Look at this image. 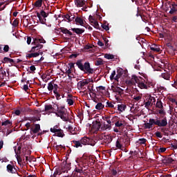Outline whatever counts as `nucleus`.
I'll return each mask as SVG.
<instances>
[{
    "label": "nucleus",
    "instance_id": "22",
    "mask_svg": "<svg viewBox=\"0 0 177 177\" xmlns=\"http://www.w3.org/2000/svg\"><path fill=\"white\" fill-rule=\"evenodd\" d=\"M102 128V124L100 122L95 121L93 123V129L95 131H99Z\"/></svg>",
    "mask_w": 177,
    "mask_h": 177
},
{
    "label": "nucleus",
    "instance_id": "57",
    "mask_svg": "<svg viewBox=\"0 0 177 177\" xmlns=\"http://www.w3.org/2000/svg\"><path fill=\"white\" fill-rule=\"evenodd\" d=\"M75 172H77V174H82V172H84V171L82 170V167H80V169H78L77 167H76L75 169Z\"/></svg>",
    "mask_w": 177,
    "mask_h": 177
},
{
    "label": "nucleus",
    "instance_id": "43",
    "mask_svg": "<svg viewBox=\"0 0 177 177\" xmlns=\"http://www.w3.org/2000/svg\"><path fill=\"white\" fill-rule=\"evenodd\" d=\"M156 107L158 109H164V106H162V102H161L160 100H157Z\"/></svg>",
    "mask_w": 177,
    "mask_h": 177
},
{
    "label": "nucleus",
    "instance_id": "11",
    "mask_svg": "<svg viewBox=\"0 0 177 177\" xmlns=\"http://www.w3.org/2000/svg\"><path fill=\"white\" fill-rule=\"evenodd\" d=\"M41 131V125L39 124H32L30 127V134L32 135V133H38Z\"/></svg>",
    "mask_w": 177,
    "mask_h": 177
},
{
    "label": "nucleus",
    "instance_id": "50",
    "mask_svg": "<svg viewBox=\"0 0 177 177\" xmlns=\"http://www.w3.org/2000/svg\"><path fill=\"white\" fill-rule=\"evenodd\" d=\"M97 92H102V91H106V87L103 86H100L96 87Z\"/></svg>",
    "mask_w": 177,
    "mask_h": 177
},
{
    "label": "nucleus",
    "instance_id": "60",
    "mask_svg": "<svg viewBox=\"0 0 177 177\" xmlns=\"http://www.w3.org/2000/svg\"><path fill=\"white\" fill-rule=\"evenodd\" d=\"M12 25L13 27H17V26H19V21L17 19H15Z\"/></svg>",
    "mask_w": 177,
    "mask_h": 177
},
{
    "label": "nucleus",
    "instance_id": "20",
    "mask_svg": "<svg viewBox=\"0 0 177 177\" xmlns=\"http://www.w3.org/2000/svg\"><path fill=\"white\" fill-rule=\"evenodd\" d=\"M113 92L118 95H120V96H122V95H124V89L118 86H116L113 88Z\"/></svg>",
    "mask_w": 177,
    "mask_h": 177
},
{
    "label": "nucleus",
    "instance_id": "45",
    "mask_svg": "<svg viewBox=\"0 0 177 177\" xmlns=\"http://www.w3.org/2000/svg\"><path fill=\"white\" fill-rule=\"evenodd\" d=\"M146 142H147V140H146L145 138H140L137 141V143H139V145H146Z\"/></svg>",
    "mask_w": 177,
    "mask_h": 177
},
{
    "label": "nucleus",
    "instance_id": "13",
    "mask_svg": "<svg viewBox=\"0 0 177 177\" xmlns=\"http://www.w3.org/2000/svg\"><path fill=\"white\" fill-rule=\"evenodd\" d=\"M171 23H172L171 28L173 30L172 32L173 34H176L177 32V26H176L177 17L176 16L173 17Z\"/></svg>",
    "mask_w": 177,
    "mask_h": 177
},
{
    "label": "nucleus",
    "instance_id": "52",
    "mask_svg": "<svg viewBox=\"0 0 177 177\" xmlns=\"http://www.w3.org/2000/svg\"><path fill=\"white\" fill-rule=\"evenodd\" d=\"M169 102H171L173 104H176V106H177V100L176 99L171 97L169 99Z\"/></svg>",
    "mask_w": 177,
    "mask_h": 177
},
{
    "label": "nucleus",
    "instance_id": "14",
    "mask_svg": "<svg viewBox=\"0 0 177 177\" xmlns=\"http://www.w3.org/2000/svg\"><path fill=\"white\" fill-rule=\"evenodd\" d=\"M56 104H55L53 106L48 104V105H45L44 106V111H48L49 113H53L55 114V110H56Z\"/></svg>",
    "mask_w": 177,
    "mask_h": 177
},
{
    "label": "nucleus",
    "instance_id": "53",
    "mask_svg": "<svg viewBox=\"0 0 177 177\" xmlns=\"http://www.w3.org/2000/svg\"><path fill=\"white\" fill-rule=\"evenodd\" d=\"M26 129H24L25 131H28L29 129H31V127H32V124H31L30 122H27L25 124Z\"/></svg>",
    "mask_w": 177,
    "mask_h": 177
},
{
    "label": "nucleus",
    "instance_id": "3",
    "mask_svg": "<svg viewBox=\"0 0 177 177\" xmlns=\"http://www.w3.org/2000/svg\"><path fill=\"white\" fill-rule=\"evenodd\" d=\"M76 66H77L78 68L81 71H84V74H93L95 73V70L91 68V64L88 62L82 64V59H79L76 62Z\"/></svg>",
    "mask_w": 177,
    "mask_h": 177
},
{
    "label": "nucleus",
    "instance_id": "61",
    "mask_svg": "<svg viewBox=\"0 0 177 177\" xmlns=\"http://www.w3.org/2000/svg\"><path fill=\"white\" fill-rule=\"evenodd\" d=\"M54 94L57 100H60V99H62V97H60V93H59V92L54 93Z\"/></svg>",
    "mask_w": 177,
    "mask_h": 177
},
{
    "label": "nucleus",
    "instance_id": "35",
    "mask_svg": "<svg viewBox=\"0 0 177 177\" xmlns=\"http://www.w3.org/2000/svg\"><path fill=\"white\" fill-rule=\"evenodd\" d=\"M115 126L117 128H123L124 127V123L122 122V120H118L115 123Z\"/></svg>",
    "mask_w": 177,
    "mask_h": 177
},
{
    "label": "nucleus",
    "instance_id": "54",
    "mask_svg": "<svg viewBox=\"0 0 177 177\" xmlns=\"http://www.w3.org/2000/svg\"><path fill=\"white\" fill-rule=\"evenodd\" d=\"M111 81H113V80H115V71H113L111 76H110Z\"/></svg>",
    "mask_w": 177,
    "mask_h": 177
},
{
    "label": "nucleus",
    "instance_id": "4",
    "mask_svg": "<svg viewBox=\"0 0 177 177\" xmlns=\"http://www.w3.org/2000/svg\"><path fill=\"white\" fill-rule=\"evenodd\" d=\"M45 42L46 41L44 39L33 38L32 45H35V46L32 47L31 50L29 52H35V50H39V49H42V48H44V46L41 44H45Z\"/></svg>",
    "mask_w": 177,
    "mask_h": 177
},
{
    "label": "nucleus",
    "instance_id": "21",
    "mask_svg": "<svg viewBox=\"0 0 177 177\" xmlns=\"http://www.w3.org/2000/svg\"><path fill=\"white\" fill-rule=\"evenodd\" d=\"M71 16H73V15H71V14H66L65 15H62V19H64L62 20V21H66L67 23H71Z\"/></svg>",
    "mask_w": 177,
    "mask_h": 177
},
{
    "label": "nucleus",
    "instance_id": "55",
    "mask_svg": "<svg viewBox=\"0 0 177 177\" xmlns=\"http://www.w3.org/2000/svg\"><path fill=\"white\" fill-rule=\"evenodd\" d=\"M16 158L18 161V164H21V162H23V160L21 159V157H20V155H16Z\"/></svg>",
    "mask_w": 177,
    "mask_h": 177
},
{
    "label": "nucleus",
    "instance_id": "62",
    "mask_svg": "<svg viewBox=\"0 0 177 177\" xmlns=\"http://www.w3.org/2000/svg\"><path fill=\"white\" fill-rule=\"evenodd\" d=\"M102 27L104 30H105L106 31H109L110 30V28L109 27V26L106 25V24H102Z\"/></svg>",
    "mask_w": 177,
    "mask_h": 177
},
{
    "label": "nucleus",
    "instance_id": "15",
    "mask_svg": "<svg viewBox=\"0 0 177 177\" xmlns=\"http://www.w3.org/2000/svg\"><path fill=\"white\" fill-rule=\"evenodd\" d=\"M88 84H89V82L88 81V80L80 81L77 83V88L78 89H85L84 86H86Z\"/></svg>",
    "mask_w": 177,
    "mask_h": 177
},
{
    "label": "nucleus",
    "instance_id": "16",
    "mask_svg": "<svg viewBox=\"0 0 177 177\" xmlns=\"http://www.w3.org/2000/svg\"><path fill=\"white\" fill-rule=\"evenodd\" d=\"M74 3L77 8H82V6H85L86 1L85 0H74Z\"/></svg>",
    "mask_w": 177,
    "mask_h": 177
},
{
    "label": "nucleus",
    "instance_id": "32",
    "mask_svg": "<svg viewBox=\"0 0 177 177\" xmlns=\"http://www.w3.org/2000/svg\"><path fill=\"white\" fill-rule=\"evenodd\" d=\"M162 77L168 81L171 78V75L168 72H165L162 73Z\"/></svg>",
    "mask_w": 177,
    "mask_h": 177
},
{
    "label": "nucleus",
    "instance_id": "47",
    "mask_svg": "<svg viewBox=\"0 0 177 177\" xmlns=\"http://www.w3.org/2000/svg\"><path fill=\"white\" fill-rule=\"evenodd\" d=\"M41 10H44L46 13L48 14L50 13V10H49V6H46L44 5V8L42 7Z\"/></svg>",
    "mask_w": 177,
    "mask_h": 177
},
{
    "label": "nucleus",
    "instance_id": "1",
    "mask_svg": "<svg viewBox=\"0 0 177 177\" xmlns=\"http://www.w3.org/2000/svg\"><path fill=\"white\" fill-rule=\"evenodd\" d=\"M55 109L54 111V114L57 117H59L62 121H68V114H67V109L63 105H59L57 104L54 106Z\"/></svg>",
    "mask_w": 177,
    "mask_h": 177
},
{
    "label": "nucleus",
    "instance_id": "7",
    "mask_svg": "<svg viewBox=\"0 0 177 177\" xmlns=\"http://www.w3.org/2000/svg\"><path fill=\"white\" fill-rule=\"evenodd\" d=\"M137 84L138 86H139L140 89H148L147 82L145 80V79H143V77H138Z\"/></svg>",
    "mask_w": 177,
    "mask_h": 177
},
{
    "label": "nucleus",
    "instance_id": "17",
    "mask_svg": "<svg viewBox=\"0 0 177 177\" xmlns=\"http://www.w3.org/2000/svg\"><path fill=\"white\" fill-rule=\"evenodd\" d=\"M42 54H43V53L39 52V50L37 53L32 52V53L27 54L26 57L28 59H31V57H38V56H39V55H42Z\"/></svg>",
    "mask_w": 177,
    "mask_h": 177
},
{
    "label": "nucleus",
    "instance_id": "6",
    "mask_svg": "<svg viewBox=\"0 0 177 177\" xmlns=\"http://www.w3.org/2000/svg\"><path fill=\"white\" fill-rule=\"evenodd\" d=\"M37 17H38L39 23L41 24H46V17L49 16V14L45 12L44 10H41L40 12L36 11Z\"/></svg>",
    "mask_w": 177,
    "mask_h": 177
},
{
    "label": "nucleus",
    "instance_id": "30",
    "mask_svg": "<svg viewBox=\"0 0 177 177\" xmlns=\"http://www.w3.org/2000/svg\"><path fill=\"white\" fill-rule=\"evenodd\" d=\"M14 151L16 156H20L21 154V147H14Z\"/></svg>",
    "mask_w": 177,
    "mask_h": 177
},
{
    "label": "nucleus",
    "instance_id": "39",
    "mask_svg": "<svg viewBox=\"0 0 177 177\" xmlns=\"http://www.w3.org/2000/svg\"><path fill=\"white\" fill-rule=\"evenodd\" d=\"M105 59H107L108 60H113L114 59V55L112 54L106 53L104 55Z\"/></svg>",
    "mask_w": 177,
    "mask_h": 177
},
{
    "label": "nucleus",
    "instance_id": "18",
    "mask_svg": "<svg viewBox=\"0 0 177 177\" xmlns=\"http://www.w3.org/2000/svg\"><path fill=\"white\" fill-rule=\"evenodd\" d=\"M7 171L8 172H9L10 174H16V168L15 167V166L9 164L7 165Z\"/></svg>",
    "mask_w": 177,
    "mask_h": 177
},
{
    "label": "nucleus",
    "instance_id": "12",
    "mask_svg": "<svg viewBox=\"0 0 177 177\" xmlns=\"http://www.w3.org/2000/svg\"><path fill=\"white\" fill-rule=\"evenodd\" d=\"M88 20L91 24V26H93L95 28H99V22L93 17L92 15H89Z\"/></svg>",
    "mask_w": 177,
    "mask_h": 177
},
{
    "label": "nucleus",
    "instance_id": "27",
    "mask_svg": "<svg viewBox=\"0 0 177 177\" xmlns=\"http://www.w3.org/2000/svg\"><path fill=\"white\" fill-rule=\"evenodd\" d=\"M75 21L76 24H77L78 26H84V19H82V18H81L80 17H77L75 19Z\"/></svg>",
    "mask_w": 177,
    "mask_h": 177
},
{
    "label": "nucleus",
    "instance_id": "37",
    "mask_svg": "<svg viewBox=\"0 0 177 177\" xmlns=\"http://www.w3.org/2000/svg\"><path fill=\"white\" fill-rule=\"evenodd\" d=\"M96 110H103L104 109V105L102 102H98L95 106Z\"/></svg>",
    "mask_w": 177,
    "mask_h": 177
},
{
    "label": "nucleus",
    "instance_id": "58",
    "mask_svg": "<svg viewBox=\"0 0 177 177\" xmlns=\"http://www.w3.org/2000/svg\"><path fill=\"white\" fill-rule=\"evenodd\" d=\"M88 89L90 92H92L93 91V84L90 83L88 86Z\"/></svg>",
    "mask_w": 177,
    "mask_h": 177
},
{
    "label": "nucleus",
    "instance_id": "8",
    "mask_svg": "<svg viewBox=\"0 0 177 177\" xmlns=\"http://www.w3.org/2000/svg\"><path fill=\"white\" fill-rule=\"evenodd\" d=\"M50 132L55 133L58 138H64V132L62 129L50 128Z\"/></svg>",
    "mask_w": 177,
    "mask_h": 177
},
{
    "label": "nucleus",
    "instance_id": "31",
    "mask_svg": "<svg viewBox=\"0 0 177 177\" xmlns=\"http://www.w3.org/2000/svg\"><path fill=\"white\" fill-rule=\"evenodd\" d=\"M125 109H127V105L125 104H118V110L122 113V111H125Z\"/></svg>",
    "mask_w": 177,
    "mask_h": 177
},
{
    "label": "nucleus",
    "instance_id": "42",
    "mask_svg": "<svg viewBox=\"0 0 177 177\" xmlns=\"http://www.w3.org/2000/svg\"><path fill=\"white\" fill-rule=\"evenodd\" d=\"M86 160V158H77L75 160L77 164H84V162Z\"/></svg>",
    "mask_w": 177,
    "mask_h": 177
},
{
    "label": "nucleus",
    "instance_id": "25",
    "mask_svg": "<svg viewBox=\"0 0 177 177\" xmlns=\"http://www.w3.org/2000/svg\"><path fill=\"white\" fill-rule=\"evenodd\" d=\"M59 30L63 34H67L68 35H70V37L73 35V32H71L70 30H68V29L66 28L61 27L59 28Z\"/></svg>",
    "mask_w": 177,
    "mask_h": 177
},
{
    "label": "nucleus",
    "instance_id": "19",
    "mask_svg": "<svg viewBox=\"0 0 177 177\" xmlns=\"http://www.w3.org/2000/svg\"><path fill=\"white\" fill-rule=\"evenodd\" d=\"M71 30V31H73V32H75V34H77V35H81L82 34H83V32H85V30L78 28H73Z\"/></svg>",
    "mask_w": 177,
    "mask_h": 177
},
{
    "label": "nucleus",
    "instance_id": "64",
    "mask_svg": "<svg viewBox=\"0 0 177 177\" xmlns=\"http://www.w3.org/2000/svg\"><path fill=\"white\" fill-rule=\"evenodd\" d=\"M3 49V51L6 53L9 52V46L5 45Z\"/></svg>",
    "mask_w": 177,
    "mask_h": 177
},
{
    "label": "nucleus",
    "instance_id": "51",
    "mask_svg": "<svg viewBox=\"0 0 177 177\" xmlns=\"http://www.w3.org/2000/svg\"><path fill=\"white\" fill-rule=\"evenodd\" d=\"M66 102L69 106H73V104H74V100H73V98H68L66 100Z\"/></svg>",
    "mask_w": 177,
    "mask_h": 177
},
{
    "label": "nucleus",
    "instance_id": "33",
    "mask_svg": "<svg viewBox=\"0 0 177 177\" xmlns=\"http://www.w3.org/2000/svg\"><path fill=\"white\" fill-rule=\"evenodd\" d=\"M55 86V83L53 82H50L48 84V87L47 88L48 89V91L50 92H52V91H53V88Z\"/></svg>",
    "mask_w": 177,
    "mask_h": 177
},
{
    "label": "nucleus",
    "instance_id": "28",
    "mask_svg": "<svg viewBox=\"0 0 177 177\" xmlns=\"http://www.w3.org/2000/svg\"><path fill=\"white\" fill-rule=\"evenodd\" d=\"M44 0H37L34 3H33V6L34 8H37L38 9H39V8L42 7V2Z\"/></svg>",
    "mask_w": 177,
    "mask_h": 177
},
{
    "label": "nucleus",
    "instance_id": "5",
    "mask_svg": "<svg viewBox=\"0 0 177 177\" xmlns=\"http://www.w3.org/2000/svg\"><path fill=\"white\" fill-rule=\"evenodd\" d=\"M149 121L151 127H153V125H158V127H167V125H168L167 118H164L162 120H160V118H157V119L150 118Z\"/></svg>",
    "mask_w": 177,
    "mask_h": 177
},
{
    "label": "nucleus",
    "instance_id": "44",
    "mask_svg": "<svg viewBox=\"0 0 177 177\" xmlns=\"http://www.w3.org/2000/svg\"><path fill=\"white\" fill-rule=\"evenodd\" d=\"M144 128L145 129H151L153 127L151 126L150 122H149L144 124Z\"/></svg>",
    "mask_w": 177,
    "mask_h": 177
},
{
    "label": "nucleus",
    "instance_id": "10",
    "mask_svg": "<svg viewBox=\"0 0 177 177\" xmlns=\"http://www.w3.org/2000/svg\"><path fill=\"white\" fill-rule=\"evenodd\" d=\"M138 82V76L133 75L131 76V80H126L127 85L129 86H132V85H136Z\"/></svg>",
    "mask_w": 177,
    "mask_h": 177
},
{
    "label": "nucleus",
    "instance_id": "48",
    "mask_svg": "<svg viewBox=\"0 0 177 177\" xmlns=\"http://www.w3.org/2000/svg\"><path fill=\"white\" fill-rule=\"evenodd\" d=\"M111 128V125L110 124H104V127H101L102 131H106V129H110Z\"/></svg>",
    "mask_w": 177,
    "mask_h": 177
},
{
    "label": "nucleus",
    "instance_id": "38",
    "mask_svg": "<svg viewBox=\"0 0 177 177\" xmlns=\"http://www.w3.org/2000/svg\"><path fill=\"white\" fill-rule=\"evenodd\" d=\"M106 107H109L110 109H114L115 110V109H117V106H114V104H113V102L107 101L106 102Z\"/></svg>",
    "mask_w": 177,
    "mask_h": 177
},
{
    "label": "nucleus",
    "instance_id": "9",
    "mask_svg": "<svg viewBox=\"0 0 177 177\" xmlns=\"http://www.w3.org/2000/svg\"><path fill=\"white\" fill-rule=\"evenodd\" d=\"M70 169H71V165L70 163H67V162H63L61 164V171L64 174H65V172H68Z\"/></svg>",
    "mask_w": 177,
    "mask_h": 177
},
{
    "label": "nucleus",
    "instance_id": "40",
    "mask_svg": "<svg viewBox=\"0 0 177 177\" xmlns=\"http://www.w3.org/2000/svg\"><path fill=\"white\" fill-rule=\"evenodd\" d=\"M133 100H135V102H140V100H142V94H140L138 95H134L133 97Z\"/></svg>",
    "mask_w": 177,
    "mask_h": 177
},
{
    "label": "nucleus",
    "instance_id": "63",
    "mask_svg": "<svg viewBox=\"0 0 177 177\" xmlns=\"http://www.w3.org/2000/svg\"><path fill=\"white\" fill-rule=\"evenodd\" d=\"M167 151V148L162 147L158 149V153H165Z\"/></svg>",
    "mask_w": 177,
    "mask_h": 177
},
{
    "label": "nucleus",
    "instance_id": "23",
    "mask_svg": "<svg viewBox=\"0 0 177 177\" xmlns=\"http://www.w3.org/2000/svg\"><path fill=\"white\" fill-rule=\"evenodd\" d=\"M115 147L117 149H119V150H122L124 149V147L122 146V140L118 139L115 142Z\"/></svg>",
    "mask_w": 177,
    "mask_h": 177
},
{
    "label": "nucleus",
    "instance_id": "41",
    "mask_svg": "<svg viewBox=\"0 0 177 177\" xmlns=\"http://www.w3.org/2000/svg\"><path fill=\"white\" fill-rule=\"evenodd\" d=\"M103 64H104V62H103V60H102V59H98L95 62V66H103Z\"/></svg>",
    "mask_w": 177,
    "mask_h": 177
},
{
    "label": "nucleus",
    "instance_id": "36",
    "mask_svg": "<svg viewBox=\"0 0 177 177\" xmlns=\"http://www.w3.org/2000/svg\"><path fill=\"white\" fill-rule=\"evenodd\" d=\"M1 125L4 127H12V122H10L9 120H7L3 122H1Z\"/></svg>",
    "mask_w": 177,
    "mask_h": 177
},
{
    "label": "nucleus",
    "instance_id": "29",
    "mask_svg": "<svg viewBox=\"0 0 177 177\" xmlns=\"http://www.w3.org/2000/svg\"><path fill=\"white\" fill-rule=\"evenodd\" d=\"M122 69L117 71V75L115 76V81H118L121 77H122Z\"/></svg>",
    "mask_w": 177,
    "mask_h": 177
},
{
    "label": "nucleus",
    "instance_id": "46",
    "mask_svg": "<svg viewBox=\"0 0 177 177\" xmlns=\"http://www.w3.org/2000/svg\"><path fill=\"white\" fill-rule=\"evenodd\" d=\"M170 158H171V161H173V162H175L177 160L176 153H171L170 155Z\"/></svg>",
    "mask_w": 177,
    "mask_h": 177
},
{
    "label": "nucleus",
    "instance_id": "26",
    "mask_svg": "<svg viewBox=\"0 0 177 177\" xmlns=\"http://www.w3.org/2000/svg\"><path fill=\"white\" fill-rule=\"evenodd\" d=\"M162 162L163 164H165V165H167L168 164H174V162H173L172 159L171 158V157L165 158L163 160H162Z\"/></svg>",
    "mask_w": 177,
    "mask_h": 177
},
{
    "label": "nucleus",
    "instance_id": "24",
    "mask_svg": "<svg viewBox=\"0 0 177 177\" xmlns=\"http://www.w3.org/2000/svg\"><path fill=\"white\" fill-rule=\"evenodd\" d=\"M171 10L169 11L170 15H176L177 12V4L174 3L170 6Z\"/></svg>",
    "mask_w": 177,
    "mask_h": 177
},
{
    "label": "nucleus",
    "instance_id": "56",
    "mask_svg": "<svg viewBox=\"0 0 177 177\" xmlns=\"http://www.w3.org/2000/svg\"><path fill=\"white\" fill-rule=\"evenodd\" d=\"M55 149L56 150H57V151H59V150H62V149H66V147H64L63 145H56L55 146Z\"/></svg>",
    "mask_w": 177,
    "mask_h": 177
},
{
    "label": "nucleus",
    "instance_id": "2",
    "mask_svg": "<svg viewBox=\"0 0 177 177\" xmlns=\"http://www.w3.org/2000/svg\"><path fill=\"white\" fill-rule=\"evenodd\" d=\"M72 143H73V147H75L76 149L82 147V146H86L87 145L90 146H95V145H96V142L93 139L86 136L82 138L80 140H73Z\"/></svg>",
    "mask_w": 177,
    "mask_h": 177
},
{
    "label": "nucleus",
    "instance_id": "49",
    "mask_svg": "<svg viewBox=\"0 0 177 177\" xmlns=\"http://www.w3.org/2000/svg\"><path fill=\"white\" fill-rule=\"evenodd\" d=\"M148 102H149V103L151 104H153L154 103H156V98L154 97H151L150 96L148 99Z\"/></svg>",
    "mask_w": 177,
    "mask_h": 177
},
{
    "label": "nucleus",
    "instance_id": "59",
    "mask_svg": "<svg viewBox=\"0 0 177 177\" xmlns=\"http://www.w3.org/2000/svg\"><path fill=\"white\" fill-rule=\"evenodd\" d=\"M53 93H57V89H59V86L56 84H54V88H53Z\"/></svg>",
    "mask_w": 177,
    "mask_h": 177
},
{
    "label": "nucleus",
    "instance_id": "34",
    "mask_svg": "<svg viewBox=\"0 0 177 177\" xmlns=\"http://www.w3.org/2000/svg\"><path fill=\"white\" fill-rule=\"evenodd\" d=\"M151 50H153V52H156V53H158V52H160L161 50V49H160V47H157V46H156L155 44L153 46H152L151 47H150Z\"/></svg>",
    "mask_w": 177,
    "mask_h": 177
}]
</instances>
